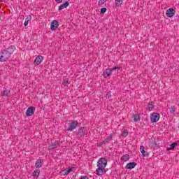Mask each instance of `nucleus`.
Returning a JSON list of instances; mask_svg holds the SVG:
<instances>
[{
    "instance_id": "b1692460",
    "label": "nucleus",
    "mask_w": 179,
    "mask_h": 179,
    "mask_svg": "<svg viewBox=\"0 0 179 179\" xmlns=\"http://www.w3.org/2000/svg\"><path fill=\"white\" fill-rule=\"evenodd\" d=\"M71 83V81H69V79L66 78L63 80L62 85H64L65 87H68V85Z\"/></svg>"
},
{
    "instance_id": "9d476101",
    "label": "nucleus",
    "mask_w": 179,
    "mask_h": 179,
    "mask_svg": "<svg viewBox=\"0 0 179 179\" xmlns=\"http://www.w3.org/2000/svg\"><path fill=\"white\" fill-rule=\"evenodd\" d=\"M86 127H80L78 129V131L77 132V136H78V138H83V136H85V135H86Z\"/></svg>"
},
{
    "instance_id": "e433bc0d",
    "label": "nucleus",
    "mask_w": 179,
    "mask_h": 179,
    "mask_svg": "<svg viewBox=\"0 0 179 179\" xmlns=\"http://www.w3.org/2000/svg\"><path fill=\"white\" fill-rule=\"evenodd\" d=\"M105 143H107V141H106V140H104L103 141H102V144L105 145Z\"/></svg>"
},
{
    "instance_id": "dca6fc26",
    "label": "nucleus",
    "mask_w": 179,
    "mask_h": 179,
    "mask_svg": "<svg viewBox=\"0 0 179 179\" xmlns=\"http://www.w3.org/2000/svg\"><path fill=\"white\" fill-rule=\"evenodd\" d=\"M140 152L142 154V156H143V157H149V152L145 151V146H140Z\"/></svg>"
},
{
    "instance_id": "2eb2a0df",
    "label": "nucleus",
    "mask_w": 179,
    "mask_h": 179,
    "mask_svg": "<svg viewBox=\"0 0 179 179\" xmlns=\"http://www.w3.org/2000/svg\"><path fill=\"white\" fill-rule=\"evenodd\" d=\"M69 6V1H65L63 2L62 4H61L58 10H62L63 9H65Z\"/></svg>"
},
{
    "instance_id": "6e6552de",
    "label": "nucleus",
    "mask_w": 179,
    "mask_h": 179,
    "mask_svg": "<svg viewBox=\"0 0 179 179\" xmlns=\"http://www.w3.org/2000/svg\"><path fill=\"white\" fill-rule=\"evenodd\" d=\"M58 146H61V143L58 141H51L48 150H54V149H57Z\"/></svg>"
},
{
    "instance_id": "4468645a",
    "label": "nucleus",
    "mask_w": 179,
    "mask_h": 179,
    "mask_svg": "<svg viewBox=\"0 0 179 179\" xmlns=\"http://www.w3.org/2000/svg\"><path fill=\"white\" fill-rule=\"evenodd\" d=\"M137 164L136 162H129L126 165L125 169L126 170H132V169L136 167Z\"/></svg>"
},
{
    "instance_id": "39448f33",
    "label": "nucleus",
    "mask_w": 179,
    "mask_h": 179,
    "mask_svg": "<svg viewBox=\"0 0 179 179\" xmlns=\"http://www.w3.org/2000/svg\"><path fill=\"white\" fill-rule=\"evenodd\" d=\"M150 147L151 149H154V150H157V153L158 152H160V144L157 143V141H156V138L152 141L151 145H150Z\"/></svg>"
},
{
    "instance_id": "c85d7f7f",
    "label": "nucleus",
    "mask_w": 179,
    "mask_h": 179,
    "mask_svg": "<svg viewBox=\"0 0 179 179\" xmlns=\"http://www.w3.org/2000/svg\"><path fill=\"white\" fill-rule=\"evenodd\" d=\"M176 110H177V108H176V106H171L170 109L171 114H173V113H174Z\"/></svg>"
},
{
    "instance_id": "7c9ffc66",
    "label": "nucleus",
    "mask_w": 179,
    "mask_h": 179,
    "mask_svg": "<svg viewBox=\"0 0 179 179\" xmlns=\"http://www.w3.org/2000/svg\"><path fill=\"white\" fill-rule=\"evenodd\" d=\"M110 97H111V92H108L106 94V98H107V99H110Z\"/></svg>"
},
{
    "instance_id": "f8f14e48",
    "label": "nucleus",
    "mask_w": 179,
    "mask_h": 179,
    "mask_svg": "<svg viewBox=\"0 0 179 179\" xmlns=\"http://www.w3.org/2000/svg\"><path fill=\"white\" fill-rule=\"evenodd\" d=\"M43 59H44V57L41 55L37 56L34 61V66H37V65L40 64L41 63L43 62Z\"/></svg>"
},
{
    "instance_id": "bb28decb",
    "label": "nucleus",
    "mask_w": 179,
    "mask_h": 179,
    "mask_svg": "<svg viewBox=\"0 0 179 179\" xmlns=\"http://www.w3.org/2000/svg\"><path fill=\"white\" fill-rule=\"evenodd\" d=\"M106 12H107V8L103 7V8H101L100 13L101 15H104V13H106Z\"/></svg>"
},
{
    "instance_id": "5701e85b",
    "label": "nucleus",
    "mask_w": 179,
    "mask_h": 179,
    "mask_svg": "<svg viewBox=\"0 0 179 179\" xmlns=\"http://www.w3.org/2000/svg\"><path fill=\"white\" fill-rule=\"evenodd\" d=\"M40 169H36L32 173V177H34V178H38V176H40Z\"/></svg>"
},
{
    "instance_id": "412c9836",
    "label": "nucleus",
    "mask_w": 179,
    "mask_h": 179,
    "mask_svg": "<svg viewBox=\"0 0 179 179\" xmlns=\"http://www.w3.org/2000/svg\"><path fill=\"white\" fill-rule=\"evenodd\" d=\"M155 108V102L154 101H150L148 103V106L147 107V110L148 111H152Z\"/></svg>"
},
{
    "instance_id": "20e7f679",
    "label": "nucleus",
    "mask_w": 179,
    "mask_h": 179,
    "mask_svg": "<svg viewBox=\"0 0 179 179\" xmlns=\"http://www.w3.org/2000/svg\"><path fill=\"white\" fill-rule=\"evenodd\" d=\"M150 120L152 124L157 122V121L160 120V114L159 113L155 112L151 113L150 116Z\"/></svg>"
},
{
    "instance_id": "4be33fe9",
    "label": "nucleus",
    "mask_w": 179,
    "mask_h": 179,
    "mask_svg": "<svg viewBox=\"0 0 179 179\" xmlns=\"http://www.w3.org/2000/svg\"><path fill=\"white\" fill-rule=\"evenodd\" d=\"M129 159H131V157H129V155L128 154H125L124 155L122 156V157L120 158L121 162H128V160H129Z\"/></svg>"
},
{
    "instance_id": "6ab92c4d",
    "label": "nucleus",
    "mask_w": 179,
    "mask_h": 179,
    "mask_svg": "<svg viewBox=\"0 0 179 179\" xmlns=\"http://www.w3.org/2000/svg\"><path fill=\"white\" fill-rule=\"evenodd\" d=\"M1 94L2 96H6V97H10V96H12V94H10V91L6 88L4 89Z\"/></svg>"
},
{
    "instance_id": "a878e982",
    "label": "nucleus",
    "mask_w": 179,
    "mask_h": 179,
    "mask_svg": "<svg viewBox=\"0 0 179 179\" xmlns=\"http://www.w3.org/2000/svg\"><path fill=\"white\" fill-rule=\"evenodd\" d=\"M111 139H113V136H112V135H109V136L105 139V142H106V143H110Z\"/></svg>"
},
{
    "instance_id": "ddd939ff",
    "label": "nucleus",
    "mask_w": 179,
    "mask_h": 179,
    "mask_svg": "<svg viewBox=\"0 0 179 179\" xmlns=\"http://www.w3.org/2000/svg\"><path fill=\"white\" fill-rule=\"evenodd\" d=\"M176 15V10L174 8H171L166 10V15L167 17H173Z\"/></svg>"
},
{
    "instance_id": "423d86ee",
    "label": "nucleus",
    "mask_w": 179,
    "mask_h": 179,
    "mask_svg": "<svg viewBox=\"0 0 179 179\" xmlns=\"http://www.w3.org/2000/svg\"><path fill=\"white\" fill-rule=\"evenodd\" d=\"M78 125H79V122L78 121H72L69 127L66 129V131H70L71 132L73 131V129H76V128H78Z\"/></svg>"
},
{
    "instance_id": "58836bf2",
    "label": "nucleus",
    "mask_w": 179,
    "mask_h": 179,
    "mask_svg": "<svg viewBox=\"0 0 179 179\" xmlns=\"http://www.w3.org/2000/svg\"><path fill=\"white\" fill-rule=\"evenodd\" d=\"M103 145V142L99 143V146H101Z\"/></svg>"
},
{
    "instance_id": "2f4dec72",
    "label": "nucleus",
    "mask_w": 179,
    "mask_h": 179,
    "mask_svg": "<svg viewBox=\"0 0 179 179\" xmlns=\"http://www.w3.org/2000/svg\"><path fill=\"white\" fill-rule=\"evenodd\" d=\"M28 24H29V21L25 20L24 22V27H26L27 26H28Z\"/></svg>"
},
{
    "instance_id": "f03ea898",
    "label": "nucleus",
    "mask_w": 179,
    "mask_h": 179,
    "mask_svg": "<svg viewBox=\"0 0 179 179\" xmlns=\"http://www.w3.org/2000/svg\"><path fill=\"white\" fill-rule=\"evenodd\" d=\"M107 159L104 157L100 158L97 162V169L96 170V176H104L107 171H106V167H107Z\"/></svg>"
},
{
    "instance_id": "7ed1b4c3",
    "label": "nucleus",
    "mask_w": 179,
    "mask_h": 179,
    "mask_svg": "<svg viewBox=\"0 0 179 179\" xmlns=\"http://www.w3.org/2000/svg\"><path fill=\"white\" fill-rule=\"evenodd\" d=\"M121 69V67L120 66H114L111 69L108 68L106 69L103 73V76L104 78H111V75H113V72H114V71H120Z\"/></svg>"
},
{
    "instance_id": "393cba45",
    "label": "nucleus",
    "mask_w": 179,
    "mask_h": 179,
    "mask_svg": "<svg viewBox=\"0 0 179 179\" xmlns=\"http://www.w3.org/2000/svg\"><path fill=\"white\" fill-rule=\"evenodd\" d=\"M129 134V132H128V130L124 129L122 132V136L123 138H127V136H128V135Z\"/></svg>"
},
{
    "instance_id": "c756f323",
    "label": "nucleus",
    "mask_w": 179,
    "mask_h": 179,
    "mask_svg": "<svg viewBox=\"0 0 179 179\" xmlns=\"http://www.w3.org/2000/svg\"><path fill=\"white\" fill-rule=\"evenodd\" d=\"M105 0H99L98 1V6H101V5H104Z\"/></svg>"
},
{
    "instance_id": "72a5a7b5",
    "label": "nucleus",
    "mask_w": 179,
    "mask_h": 179,
    "mask_svg": "<svg viewBox=\"0 0 179 179\" xmlns=\"http://www.w3.org/2000/svg\"><path fill=\"white\" fill-rule=\"evenodd\" d=\"M80 179H89V177L85 176H81Z\"/></svg>"
},
{
    "instance_id": "f257e3e1",
    "label": "nucleus",
    "mask_w": 179,
    "mask_h": 179,
    "mask_svg": "<svg viewBox=\"0 0 179 179\" xmlns=\"http://www.w3.org/2000/svg\"><path fill=\"white\" fill-rule=\"evenodd\" d=\"M15 50H16V47H15V45H10L6 49L1 50L0 62H6V61H8V59L12 57V54L15 52Z\"/></svg>"
},
{
    "instance_id": "f3484780",
    "label": "nucleus",
    "mask_w": 179,
    "mask_h": 179,
    "mask_svg": "<svg viewBox=\"0 0 179 179\" xmlns=\"http://www.w3.org/2000/svg\"><path fill=\"white\" fill-rule=\"evenodd\" d=\"M43 164H44V161L41 159H38L36 162L35 167L40 169V167H42Z\"/></svg>"
},
{
    "instance_id": "9b49d317",
    "label": "nucleus",
    "mask_w": 179,
    "mask_h": 179,
    "mask_svg": "<svg viewBox=\"0 0 179 179\" xmlns=\"http://www.w3.org/2000/svg\"><path fill=\"white\" fill-rule=\"evenodd\" d=\"M59 26V22H58V20H52L50 23V29L52 30V31H54L57 30V29H58Z\"/></svg>"
},
{
    "instance_id": "a211bd4d",
    "label": "nucleus",
    "mask_w": 179,
    "mask_h": 179,
    "mask_svg": "<svg viewBox=\"0 0 179 179\" xmlns=\"http://www.w3.org/2000/svg\"><path fill=\"white\" fill-rule=\"evenodd\" d=\"M176 146H178V143L177 142H173L170 145V147L166 148V150L168 152L170 150H174Z\"/></svg>"
},
{
    "instance_id": "473e14b6",
    "label": "nucleus",
    "mask_w": 179,
    "mask_h": 179,
    "mask_svg": "<svg viewBox=\"0 0 179 179\" xmlns=\"http://www.w3.org/2000/svg\"><path fill=\"white\" fill-rule=\"evenodd\" d=\"M31 20V15H29L27 17L26 20H27V22H29V20Z\"/></svg>"
},
{
    "instance_id": "1a4fd4ad",
    "label": "nucleus",
    "mask_w": 179,
    "mask_h": 179,
    "mask_svg": "<svg viewBox=\"0 0 179 179\" xmlns=\"http://www.w3.org/2000/svg\"><path fill=\"white\" fill-rule=\"evenodd\" d=\"M34 111H36V107L34 106H29L25 114L27 115V117H31V115H34Z\"/></svg>"
},
{
    "instance_id": "4c0bfd02",
    "label": "nucleus",
    "mask_w": 179,
    "mask_h": 179,
    "mask_svg": "<svg viewBox=\"0 0 179 179\" xmlns=\"http://www.w3.org/2000/svg\"><path fill=\"white\" fill-rule=\"evenodd\" d=\"M1 2H3L5 3L6 2V0H0Z\"/></svg>"
},
{
    "instance_id": "0eeeda50",
    "label": "nucleus",
    "mask_w": 179,
    "mask_h": 179,
    "mask_svg": "<svg viewBox=\"0 0 179 179\" xmlns=\"http://www.w3.org/2000/svg\"><path fill=\"white\" fill-rule=\"evenodd\" d=\"M71 171H75V167L73 166H69L65 170L60 171L59 173V176H68Z\"/></svg>"
},
{
    "instance_id": "cd10ccee",
    "label": "nucleus",
    "mask_w": 179,
    "mask_h": 179,
    "mask_svg": "<svg viewBox=\"0 0 179 179\" xmlns=\"http://www.w3.org/2000/svg\"><path fill=\"white\" fill-rule=\"evenodd\" d=\"M122 0H115V6H121Z\"/></svg>"
},
{
    "instance_id": "c9c22d12",
    "label": "nucleus",
    "mask_w": 179,
    "mask_h": 179,
    "mask_svg": "<svg viewBox=\"0 0 179 179\" xmlns=\"http://www.w3.org/2000/svg\"><path fill=\"white\" fill-rule=\"evenodd\" d=\"M119 71L116 70V71H113V73H114V75H116L117 73H118Z\"/></svg>"
},
{
    "instance_id": "f704fd0d",
    "label": "nucleus",
    "mask_w": 179,
    "mask_h": 179,
    "mask_svg": "<svg viewBox=\"0 0 179 179\" xmlns=\"http://www.w3.org/2000/svg\"><path fill=\"white\" fill-rule=\"evenodd\" d=\"M63 0H55V2H57V3H62Z\"/></svg>"
},
{
    "instance_id": "ea45409f",
    "label": "nucleus",
    "mask_w": 179,
    "mask_h": 179,
    "mask_svg": "<svg viewBox=\"0 0 179 179\" xmlns=\"http://www.w3.org/2000/svg\"><path fill=\"white\" fill-rule=\"evenodd\" d=\"M0 19H1V15H0Z\"/></svg>"
},
{
    "instance_id": "aec40b11",
    "label": "nucleus",
    "mask_w": 179,
    "mask_h": 179,
    "mask_svg": "<svg viewBox=\"0 0 179 179\" xmlns=\"http://www.w3.org/2000/svg\"><path fill=\"white\" fill-rule=\"evenodd\" d=\"M133 118L134 122H139V121H141V115H139V113L134 114L133 115Z\"/></svg>"
}]
</instances>
